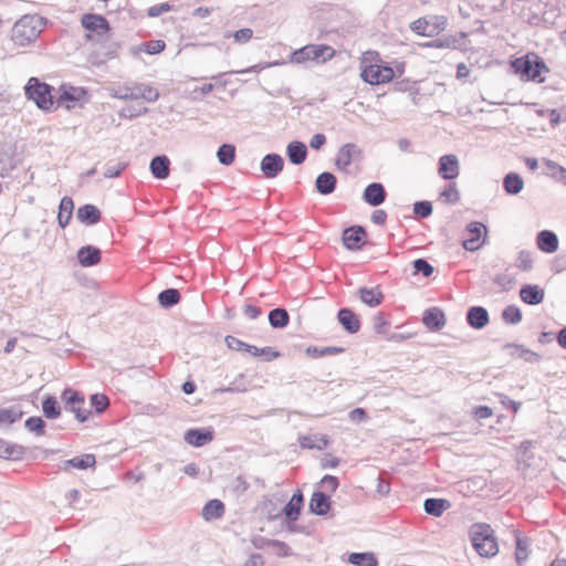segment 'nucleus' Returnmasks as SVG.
<instances>
[{
  "mask_svg": "<svg viewBox=\"0 0 566 566\" xmlns=\"http://www.w3.org/2000/svg\"><path fill=\"white\" fill-rule=\"evenodd\" d=\"M269 324L272 328L283 329L290 323V314L284 307H275L269 312Z\"/></svg>",
  "mask_w": 566,
  "mask_h": 566,
  "instance_id": "40",
  "label": "nucleus"
},
{
  "mask_svg": "<svg viewBox=\"0 0 566 566\" xmlns=\"http://www.w3.org/2000/svg\"><path fill=\"white\" fill-rule=\"evenodd\" d=\"M166 49V42L164 40H150L147 42H143L138 48H134V53L136 52H145L149 55H155L163 52Z\"/></svg>",
  "mask_w": 566,
  "mask_h": 566,
  "instance_id": "47",
  "label": "nucleus"
},
{
  "mask_svg": "<svg viewBox=\"0 0 566 566\" xmlns=\"http://www.w3.org/2000/svg\"><path fill=\"white\" fill-rule=\"evenodd\" d=\"M336 318L343 329L350 335L358 333L361 327L359 315L350 307H340Z\"/></svg>",
  "mask_w": 566,
  "mask_h": 566,
  "instance_id": "15",
  "label": "nucleus"
},
{
  "mask_svg": "<svg viewBox=\"0 0 566 566\" xmlns=\"http://www.w3.org/2000/svg\"><path fill=\"white\" fill-rule=\"evenodd\" d=\"M524 188V180L520 174L510 171L503 178V189L509 196L518 195Z\"/></svg>",
  "mask_w": 566,
  "mask_h": 566,
  "instance_id": "37",
  "label": "nucleus"
},
{
  "mask_svg": "<svg viewBox=\"0 0 566 566\" xmlns=\"http://www.w3.org/2000/svg\"><path fill=\"white\" fill-rule=\"evenodd\" d=\"M81 23L84 30L95 32L98 35H105L111 31V24L108 20L97 13H85L81 19Z\"/></svg>",
  "mask_w": 566,
  "mask_h": 566,
  "instance_id": "16",
  "label": "nucleus"
},
{
  "mask_svg": "<svg viewBox=\"0 0 566 566\" xmlns=\"http://www.w3.org/2000/svg\"><path fill=\"white\" fill-rule=\"evenodd\" d=\"M24 427L35 436H43L45 434L46 422L40 416H31L25 420Z\"/></svg>",
  "mask_w": 566,
  "mask_h": 566,
  "instance_id": "49",
  "label": "nucleus"
},
{
  "mask_svg": "<svg viewBox=\"0 0 566 566\" xmlns=\"http://www.w3.org/2000/svg\"><path fill=\"white\" fill-rule=\"evenodd\" d=\"M536 244L542 252L551 254L557 251L559 241L554 231L545 229L537 232Z\"/></svg>",
  "mask_w": 566,
  "mask_h": 566,
  "instance_id": "25",
  "label": "nucleus"
},
{
  "mask_svg": "<svg viewBox=\"0 0 566 566\" xmlns=\"http://www.w3.org/2000/svg\"><path fill=\"white\" fill-rule=\"evenodd\" d=\"M465 321L471 328L483 329L490 323L489 311L481 305L470 306L465 314Z\"/></svg>",
  "mask_w": 566,
  "mask_h": 566,
  "instance_id": "20",
  "label": "nucleus"
},
{
  "mask_svg": "<svg viewBox=\"0 0 566 566\" xmlns=\"http://www.w3.org/2000/svg\"><path fill=\"white\" fill-rule=\"evenodd\" d=\"M412 269H413L412 273L415 275L421 274L423 277H430L433 274V272H434L433 265L430 264L428 262V260L424 259V258L416 259L412 262Z\"/></svg>",
  "mask_w": 566,
  "mask_h": 566,
  "instance_id": "56",
  "label": "nucleus"
},
{
  "mask_svg": "<svg viewBox=\"0 0 566 566\" xmlns=\"http://www.w3.org/2000/svg\"><path fill=\"white\" fill-rule=\"evenodd\" d=\"M363 159V150L355 143H346L342 145L334 158V166L343 172H347L352 163Z\"/></svg>",
  "mask_w": 566,
  "mask_h": 566,
  "instance_id": "10",
  "label": "nucleus"
},
{
  "mask_svg": "<svg viewBox=\"0 0 566 566\" xmlns=\"http://www.w3.org/2000/svg\"><path fill=\"white\" fill-rule=\"evenodd\" d=\"M438 174L444 180H453L460 174V163L455 155L447 154L439 158Z\"/></svg>",
  "mask_w": 566,
  "mask_h": 566,
  "instance_id": "17",
  "label": "nucleus"
},
{
  "mask_svg": "<svg viewBox=\"0 0 566 566\" xmlns=\"http://www.w3.org/2000/svg\"><path fill=\"white\" fill-rule=\"evenodd\" d=\"M515 265L524 272L531 271L533 269L532 253L527 250H521L517 253Z\"/></svg>",
  "mask_w": 566,
  "mask_h": 566,
  "instance_id": "63",
  "label": "nucleus"
},
{
  "mask_svg": "<svg viewBox=\"0 0 566 566\" xmlns=\"http://www.w3.org/2000/svg\"><path fill=\"white\" fill-rule=\"evenodd\" d=\"M226 511L224 503L219 499L209 500L202 507L201 516L205 521L211 522L223 516Z\"/></svg>",
  "mask_w": 566,
  "mask_h": 566,
  "instance_id": "33",
  "label": "nucleus"
},
{
  "mask_svg": "<svg viewBox=\"0 0 566 566\" xmlns=\"http://www.w3.org/2000/svg\"><path fill=\"white\" fill-rule=\"evenodd\" d=\"M515 560L517 566H523V564L527 560L530 555V538L528 537H522L520 535L515 536Z\"/></svg>",
  "mask_w": 566,
  "mask_h": 566,
  "instance_id": "45",
  "label": "nucleus"
},
{
  "mask_svg": "<svg viewBox=\"0 0 566 566\" xmlns=\"http://www.w3.org/2000/svg\"><path fill=\"white\" fill-rule=\"evenodd\" d=\"M148 113V108L142 103L127 105L118 112L120 118L133 119Z\"/></svg>",
  "mask_w": 566,
  "mask_h": 566,
  "instance_id": "52",
  "label": "nucleus"
},
{
  "mask_svg": "<svg viewBox=\"0 0 566 566\" xmlns=\"http://www.w3.org/2000/svg\"><path fill=\"white\" fill-rule=\"evenodd\" d=\"M61 400L64 403L65 410L72 412L80 406L84 405L85 397L81 391L75 390L72 387H65L61 392Z\"/></svg>",
  "mask_w": 566,
  "mask_h": 566,
  "instance_id": "31",
  "label": "nucleus"
},
{
  "mask_svg": "<svg viewBox=\"0 0 566 566\" xmlns=\"http://www.w3.org/2000/svg\"><path fill=\"white\" fill-rule=\"evenodd\" d=\"M137 90L138 99L143 98L148 103L156 102L160 96L159 92L156 88L145 83L137 84Z\"/></svg>",
  "mask_w": 566,
  "mask_h": 566,
  "instance_id": "59",
  "label": "nucleus"
},
{
  "mask_svg": "<svg viewBox=\"0 0 566 566\" xmlns=\"http://www.w3.org/2000/svg\"><path fill=\"white\" fill-rule=\"evenodd\" d=\"M304 507V495L300 489H296L291 499L285 503L282 509V514L286 520L287 530L292 533L298 532L295 522L298 520L301 512Z\"/></svg>",
  "mask_w": 566,
  "mask_h": 566,
  "instance_id": "9",
  "label": "nucleus"
},
{
  "mask_svg": "<svg viewBox=\"0 0 566 566\" xmlns=\"http://www.w3.org/2000/svg\"><path fill=\"white\" fill-rule=\"evenodd\" d=\"M513 348L517 353V357L525 360L526 363L535 364L538 363L542 357L536 352H533L528 348H526L524 345L515 344V343H506L503 346V349Z\"/></svg>",
  "mask_w": 566,
  "mask_h": 566,
  "instance_id": "44",
  "label": "nucleus"
},
{
  "mask_svg": "<svg viewBox=\"0 0 566 566\" xmlns=\"http://www.w3.org/2000/svg\"><path fill=\"white\" fill-rule=\"evenodd\" d=\"M237 148L231 143H223L217 149V159L222 166H231L235 160Z\"/></svg>",
  "mask_w": 566,
  "mask_h": 566,
  "instance_id": "43",
  "label": "nucleus"
},
{
  "mask_svg": "<svg viewBox=\"0 0 566 566\" xmlns=\"http://www.w3.org/2000/svg\"><path fill=\"white\" fill-rule=\"evenodd\" d=\"M469 537L472 547L481 557L491 558L499 553L497 538L490 524H472L469 528Z\"/></svg>",
  "mask_w": 566,
  "mask_h": 566,
  "instance_id": "2",
  "label": "nucleus"
},
{
  "mask_svg": "<svg viewBox=\"0 0 566 566\" xmlns=\"http://www.w3.org/2000/svg\"><path fill=\"white\" fill-rule=\"evenodd\" d=\"M433 212L431 201L419 200L413 203V213L418 219H427Z\"/></svg>",
  "mask_w": 566,
  "mask_h": 566,
  "instance_id": "62",
  "label": "nucleus"
},
{
  "mask_svg": "<svg viewBox=\"0 0 566 566\" xmlns=\"http://www.w3.org/2000/svg\"><path fill=\"white\" fill-rule=\"evenodd\" d=\"M149 171L155 179L164 180L170 174V159L167 155H156L149 164Z\"/></svg>",
  "mask_w": 566,
  "mask_h": 566,
  "instance_id": "26",
  "label": "nucleus"
},
{
  "mask_svg": "<svg viewBox=\"0 0 566 566\" xmlns=\"http://www.w3.org/2000/svg\"><path fill=\"white\" fill-rule=\"evenodd\" d=\"M224 342L229 349L251 355L253 345H250L232 335H227Z\"/></svg>",
  "mask_w": 566,
  "mask_h": 566,
  "instance_id": "55",
  "label": "nucleus"
},
{
  "mask_svg": "<svg viewBox=\"0 0 566 566\" xmlns=\"http://www.w3.org/2000/svg\"><path fill=\"white\" fill-rule=\"evenodd\" d=\"M88 102L90 93L86 87L62 83L57 88L56 108L64 107L66 111L83 108Z\"/></svg>",
  "mask_w": 566,
  "mask_h": 566,
  "instance_id": "6",
  "label": "nucleus"
},
{
  "mask_svg": "<svg viewBox=\"0 0 566 566\" xmlns=\"http://www.w3.org/2000/svg\"><path fill=\"white\" fill-rule=\"evenodd\" d=\"M520 297L527 305H538L545 298V291L537 284L526 283L520 289Z\"/></svg>",
  "mask_w": 566,
  "mask_h": 566,
  "instance_id": "22",
  "label": "nucleus"
},
{
  "mask_svg": "<svg viewBox=\"0 0 566 566\" xmlns=\"http://www.w3.org/2000/svg\"><path fill=\"white\" fill-rule=\"evenodd\" d=\"M181 301V294L179 290L175 287H168L163 290L157 295V302L164 310H169L176 306Z\"/></svg>",
  "mask_w": 566,
  "mask_h": 566,
  "instance_id": "38",
  "label": "nucleus"
},
{
  "mask_svg": "<svg viewBox=\"0 0 566 566\" xmlns=\"http://www.w3.org/2000/svg\"><path fill=\"white\" fill-rule=\"evenodd\" d=\"M25 448L0 438V459L20 461L24 458Z\"/></svg>",
  "mask_w": 566,
  "mask_h": 566,
  "instance_id": "30",
  "label": "nucleus"
},
{
  "mask_svg": "<svg viewBox=\"0 0 566 566\" xmlns=\"http://www.w3.org/2000/svg\"><path fill=\"white\" fill-rule=\"evenodd\" d=\"M213 438L214 429L212 427L190 428L184 433V441L193 448H201L210 443Z\"/></svg>",
  "mask_w": 566,
  "mask_h": 566,
  "instance_id": "12",
  "label": "nucleus"
},
{
  "mask_svg": "<svg viewBox=\"0 0 566 566\" xmlns=\"http://www.w3.org/2000/svg\"><path fill=\"white\" fill-rule=\"evenodd\" d=\"M448 20L444 15H426L410 23V30L418 35L433 38L444 31Z\"/></svg>",
  "mask_w": 566,
  "mask_h": 566,
  "instance_id": "7",
  "label": "nucleus"
},
{
  "mask_svg": "<svg viewBox=\"0 0 566 566\" xmlns=\"http://www.w3.org/2000/svg\"><path fill=\"white\" fill-rule=\"evenodd\" d=\"M251 356L262 357L265 361H272V360L279 358L281 356V353L271 346H265V347L259 348L253 345Z\"/></svg>",
  "mask_w": 566,
  "mask_h": 566,
  "instance_id": "57",
  "label": "nucleus"
},
{
  "mask_svg": "<svg viewBox=\"0 0 566 566\" xmlns=\"http://www.w3.org/2000/svg\"><path fill=\"white\" fill-rule=\"evenodd\" d=\"M501 317L504 321V323L510 325H516L521 323L523 314L518 306L511 304L502 310Z\"/></svg>",
  "mask_w": 566,
  "mask_h": 566,
  "instance_id": "48",
  "label": "nucleus"
},
{
  "mask_svg": "<svg viewBox=\"0 0 566 566\" xmlns=\"http://www.w3.org/2000/svg\"><path fill=\"white\" fill-rule=\"evenodd\" d=\"M41 408L43 417L49 420H55L61 416L62 408L54 395L48 394L42 397Z\"/></svg>",
  "mask_w": 566,
  "mask_h": 566,
  "instance_id": "32",
  "label": "nucleus"
},
{
  "mask_svg": "<svg viewBox=\"0 0 566 566\" xmlns=\"http://www.w3.org/2000/svg\"><path fill=\"white\" fill-rule=\"evenodd\" d=\"M46 22L41 15L25 14L13 24L11 40L19 46H25L41 34Z\"/></svg>",
  "mask_w": 566,
  "mask_h": 566,
  "instance_id": "3",
  "label": "nucleus"
},
{
  "mask_svg": "<svg viewBox=\"0 0 566 566\" xmlns=\"http://www.w3.org/2000/svg\"><path fill=\"white\" fill-rule=\"evenodd\" d=\"M90 405L96 415L103 413L109 407V398L102 392L90 396Z\"/></svg>",
  "mask_w": 566,
  "mask_h": 566,
  "instance_id": "50",
  "label": "nucleus"
},
{
  "mask_svg": "<svg viewBox=\"0 0 566 566\" xmlns=\"http://www.w3.org/2000/svg\"><path fill=\"white\" fill-rule=\"evenodd\" d=\"M416 81H411L409 78H402L395 83V91L401 93H409L412 96V99H416V96L419 94V87Z\"/></svg>",
  "mask_w": 566,
  "mask_h": 566,
  "instance_id": "54",
  "label": "nucleus"
},
{
  "mask_svg": "<svg viewBox=\"0 0 566 566\" xmlns=\"http://www.w3.org/2000/svg\"><path fill=\"white\" fill-rule=\"evenodd\" d=\"M446 314L440 307L432 306L424 310L422 314V324L428 331L433 333L440 332L446 326Z\"/></svg>",
  "mask_w": 566,
  "mask_h": 566,
  "instance_id": "19",
  "label": "nucleus"
},
{
  "mask_svg": "<svg viewBox=\"0 0 566 566\" xmlns=\"http://www.w3.org/2000/svg\"><path fill=\"white\" fill-rule=\"evenodd\" d=\"M308 155L307 146L301 140H292L286 146V156L292 165H302Z\"/></svg>",
  "mask_w": 566,
  "mask_h": 566,
  "instance_id": "27",
  "label": "nucleus"
},
{
  "mask_svg": "<svg viewBox=\"0 0 566 566\" xmlns=\"http://www.w3.org/2000/svg\"><path fill=\"white\" fill-rule=\"evenodd\" d=\"M342 242L348 251H360L367 243V231L359 224L349 226L342 232Z\"/></svg>",
  "mask_w": 566,
  "mask_h": 566,
  "instance_id": "11",
  "label": "nucleus"
},
{
  "mask_svg": "<svg viewBox=\"0 0 566 566\" xmlns=\"http://www.w3.org/2000/svg\"><path fill=\"white\" fill-rule=\"evenodd\" d=\"M366 54L373 55L377 59L375 63H366V57L360 62V77L370 85H379L391 82L395 77V71L389 63H385L379 57L378 52L368 51Z\"/></svg>",
  "mask_w": 566,
  "mask_h": 566,
  "instance_id": "5",
  "label": "nucleus"
},
{
  "mask_svg": "<svg viewBox=\"0 0 566 566\" xmlns=\"http://www.w3.org/2000/svg\"><path fill=\"white\" fill-rule=\"evenodd\" d=\"M74 211V201L71 197L64 196L59 205L57 223L65 229L70 223Z\"/></svg>",
  "mask_w": 566,
  "mask_h": 566,
  "instance_id": "36",
  "label": "nucleus"
},
{
  "mask_svg": "<svg viewBox=\"0 0 566 566\" xmlns=\"http://www.w3.org/2000/svg\"><path fill=\"white\" fill-rule=\"evenodd\" d=\"M387 191L381 182L374 181L368 184L361 195V199L370 207H378L386 201Z\"/></svg>",
  "mask_w": 566,
  "mask_h": 566,
  "instance_id": "18",
  "label": "nucleus"
},
{
  "mask_svg": "<svg viewBox=\"0 0 566 566\" xmlns=\"http://www.w3.org/2000/svg\"><path fill=\"white\" fill-rule=\"evenodd\" d=\"M467 36L464 32H459L454 35H443L432 40L434 49H459L462 40Z\"/></svg>",
  "mask_w": 566,
  "mask_h": 566,
  "instance_id": "42",
  "label": "nucleus"
},
{
  "mask_svg": "<svg viewBox=\"0 0 566 566\" xmlns=\"http://www.w3.org/2000/svg\"><path fill=\"white\" fill-rule=\"evenodd\" d=\"M283 168L284 159L277 153H269L260 161V170L266 179L276 178Z\"/></svg>",
  "mask_w": 566,
  "mask_h": 566,
  "instance_id": "14",
  "label": "nucleus"
},
{
  "mask_svg": "<svg viewBox=\"0 0 566 566\" xmlns=\"http://www.w3.org/2000/svg\"><path fill=\"white\" fill-rule=\"evenodd\" d=\"M339 486V479L332 474H325L321 481L316 484V489H324V492L329 493L331 495L337 491Z\"/></svg>",
  "mask_w": 566,
  "mask_h": 566,
  "instance_id": "60",
  "label": "nucleus"
},
{
  "mask_svg": "<svg viewBox=\"0 0 566 566\" xmlns=\"http://www.w3.org/2000/svg\"><path fill=\"white\" fill-rule=\"evenodd\" d=\"M76 260L83 268L95 266L102 260V251L93 244L83 245L76 252Z\"/></svg>",
  "mask_w": 566,
  "mask_h": 566,
  "instance_id": "21",
  "label": "nucleus"
},
{
  "mask_svg": "<svg viewBox=\"0 0 566 566\" xmlns=\"http://www.w3.org/2000/svg\"><path fill=\"white\" fill-rule=\"evenodd\" d=\"M440 198L450 205H455L460 201V192L457 188V184L452 180L443 188L440 192Z\"/></svg>",
  "mask_w": 566,
  "mask_h": 566,
  "instance_id": "53",
  "label": "nucleus"
},
{
  "mask_svg": "<svg viewBox=\"0 0 566 566\" xmlns=\"http://www.w3.org/2000/svg\"><path fill=\"white\" fill-rule=\"evenodd\" d=\"M357 296L360 302L368 307L379 306L385 298V295L379 285L374 287L361 286L357 290Z\"/></svg>",
  "mask_w": 566,
  "mask_h": 566,
  "instance_id": "23",
  "label": "nucleus"
},
{
  "mask_svg": "<svg viewBox=\"0 0 566 566\" xmlns=\"http://www.w3.org/2000/svg\"><path fill=\"white\" fill-rule=\"evenodd\" d=\"M465 230L470 233V238L462 241L465 251L475 252L488 242L489 228L483 222L471 221L467 224Z\"/></svg>",
  "mask_w": 566,
  "mask_h": 566,
  "instance_id": "8",
  "label": "nucleus"
},
{
  "mask_svg": "<svg viewBox=\"0 0 566 566\" xmlns=\"http://www.w3.org/2000/svg\"><path fill=\"white\" fill-rule=\"evenodd\" d=\"M512 72L524 82L544 83V74L549 72L545 60L535 52H527L524 55L510 61Z\"/></svg>",
  "mask_w": 566,
  "mask_h": 566,
  "instance_id": "1",
  "label": "nucleus"
},
{
  "mask_svg": "<svg viewBox=\"0 0 566 566\" xmlns=\"http://www.w3.org/2000/svg\"><path fill=\"white\" fill-rule=\"evenodd\" d=\"M336 187L337 177L331 171H323L315 179V190L322 196L333 193Z\"/></svg>",
  "mask_w": 566,
  "mask_h": 566,
  "instance_id": "29",
  "label": "nucleus"
},
{
  "mask_svg": "<svg viewBox=\"0 0 566 566\" xmlns=\"http://www.w3.org/2000/svg\"><path fill=\"white\" fill-rule=\"evenodd\" d=\"M544 163L552 171V176L566 186V168L551 159H544Z\"/></svg>",
  "mask_w": 566,
  "mask_h": 566,
  "instance_id": "64",
  "label": "nucleus"
},
{
  "mask_svg": "<svg viewBox=\"0 0 566 566\" xmlns=\"http://www.w3.org/2000/svg\"><path fill=\"white\" fill-rule=\"evenodd\" d=\"M373 326L376 334L387 335L390 322L384 312H378L373 318Z\"/></svg>",
  "mask_w": 566,
  "mask_h": 566,
  "instance_id": "58",
  "label": "nucleus"
},
{
  "mask_svg": "<svg viewBox=\"0 0 566 566\" xmlns=\"http://www.w3.org/2000/svg\"><path fill=\"white\" fill-rule=\"evenodd\" d=\"M311 55V44H306L292 51L289 55V62L295 64H306L307 62H312Z\"/></svg>",
  "mask_w": 566,
  "mask_h": 566,
  "instance_id": "51",
  "label": "nucleus"
},
{
  "mask_svg": "<svg viewBox=\"0 0 566 566\" xmlns=\"http://www.w3.org/2000/svg\"><path fill=\"white\" fill-rule=\"evenodd\" d=\"M24 95L32 101L35 106L44 112L52 113L56 109V96L53 94L55 88L39 77H30L23 87Z\"/></svg>",
  "mask_w": 566,
  "mask_h": 566,
  "instance_id": "4",
  "label": "nucleus"
},
{
  "mask_svg": "<svg viewBox=\"0 0 566 566\" xmlns=\"http://www.w3.org/2000/svg\"><path fill=\"white\" fill-rule=\"evenodd\" d=\"M345 352L344 347L340 346H326L319 347L315 345L307 346L305 348V354L312 358H321L329 355H338Z\"/></svg>",
  "mask_w": 566,
  "mask_h": 566,
  "instance_id": "46",
  "label": "nucleus"
},
{
  "mask_svg": "<svg viewBox=\"0 0 566 566\" xmlns=\"http://www.w3.org/2000/svg\"><path fill=\"white\" fill-rule=\"evenodd\" d=\"M95 464L96 457L93 453H84L64 461L63 469L67 470L70 468H73L77 470H87L90 468H94Z\"/></svg>",
  "mask_w": 566,
  "mask_h": 566,
  "instance_id": "35",
  "label": "nucleus"
},
{
  "mask_svg": "<svg viewBox=\"0 0 566 566\" xmlns=\"http://www.w3.org/2000/svg\"><path fill=\"white\" fill-rule=\"evenodd\" d=\"M331 494L315 489L308 502V512L317 516H326L332 510Z\"/></svg>",
  "mask_w": 566,
  "mask_h": 566,
  "instance_id": "13",
  "label": "nucleus"
},
{
  "mask_svg": "<svg viewBox=\"0 0 566 566\" xmlns=\"http://www.w3.org/2000/svg\"><path fill=\"white\" fill-rule=\"evenodd\" d=\"M111 96L118 98V99H138V90L137 84L133 87L129 86H123L118 88H114L112 91Z\"/></svg>",
  "mask_w": 566,
  "mask_h": 566,
  "instance_id": "61",
  "label": "nucleus"
},
{
  "mask_svg": "<svg viewBox=\"0 0 566 566\" xmlns=\"http://www.w3.org/2000/svg\"><path fill=\"white\" fill-rule=\"evenodd\" d=\"M346 560L354 566H378V558L373 552L349 553Z\"/></svg>",
  "mask_w": 566,
  "mask_h": 566,
  "instance_id": "39",
  "label": "nucleus"
},
{
  "mask_svg": "<svg viewBox=\"0 0 566 566\" xmlns=\"http://www.w3.org/2000/svg\"><path fill=\"white\" fill-rule=\"evenodd\" d=\"M312 62L325 63L335 56V50L328 44H311Z\"/></svg>",
  "mask_w": 566,
  "mask_h": 566,
  "instance_id": "41",
  "label": "nucleus"
},
{
  "mask_svg": "<svg viewBox=\"0 0 566 566\" xmlns=\"http://www.w3.org/2000/svg\"><path fill=\"white\" fill-rule=\"evenodd\" d=\"M76 218L81 223L91 227L101 221L102 212L97 206L85 203L77 208Z\"/></svg>",
  "mask_w": 566,
  "mask_h": 566,
  "instance_id": "24",
  "label": "nucleus"
},
{
  "mask_svg": "<svg viewBox=\"0 0 566 566\" xmlns=\"http://www.w3.org/2000/svg\"><path fill=\"white\" fill-rule=\"evenodd\" d=\"M24 412L19 405L10 407L0 406V430H8L13 423L23 417Z\"/></svg>",
  "mask_w": 566,
  "mask_h": 566,
  "instance_id": "28",
  "label": "nucleus"
},
{
  "mask_svg": "<svg viewBox=\"0 0 566 566\" xmlns=\"http://www.w3.org/2000/svg\"><path fill=\"white\" fill-rule=\"evenodd\" d=\"M450 506V501L442 497H428L423 502L424 512L434 517H440Z\"/></svg>",
  "mask_w": 566,
  "mask_h": 566,
  "instance_id": "34",
  "label": "nucleus"
}]
</instances>
